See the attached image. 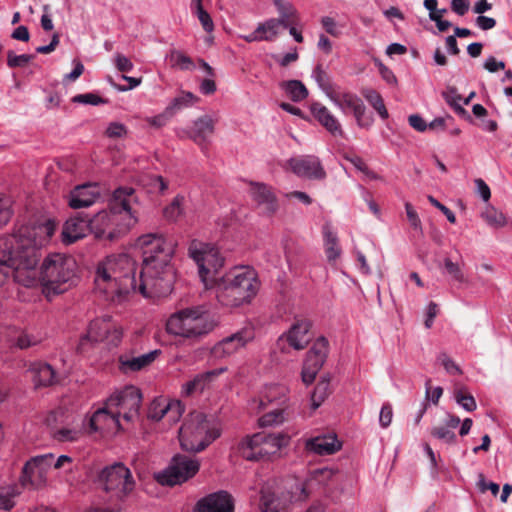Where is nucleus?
Masks as SVG:
<instances>
[{"label": "nucleus", "instance_id": "39", "mask_svg": "<svg viewBox=\"0 0 512 512\" xmlns=\"http://www.w3.org/2000/svg\"><path fill=\"white\" fill-rule=\"evenodd\" d=\"M226 370L227 368L222 367L197 374L193 379L196 386H198L199 392H203L205 388L209 387V385Z\"/></svg>", "mask_w": 512, "mask_h": 512}, {"label": "nucleus", "instance_id": "2", "mask_svg": "<svg viewBox=\"0 0 512 512\" xmlns=\"http://www.w3.org/2000/svg\"><path fill=\"white\" fill-rule=\"evenodd\" d=\"M188 255L197 264L198 274L203 283L216 282L218 301L227 307H238L249 303L257 294L260 283L254 269L246 266L234 267L219 281L215 275L224 265V258L217 247L198 240H192Z\"/></svg>", "mask_w": 512, "mask_h": 512}, {"label": "nucleus", "instance_id": "37", "mask_svg": "<svg viewBox=\"0 0 512 512\" xmlns=\"http://www.w3.org/2000/svg\"><path fill=\"white\" fill-rule=\"evenodd\" d=\"M362 95L383 120H386L389 117L383 98L377 91L373 89H366L362 92Z\"/></svg>", "mask_w": 512, "mask_h": 512}, {"label": "nucleus", "instance_id": "50", "mask_svg": "<svg viewBox=\"0 0 512 512\" xmlns=\"http://www.w3.org/2000/svg\"><path fill=\"white\" fill-rule=\"evenodd\" d=\"M73 103L89 104V105H100L107 104L108 99H104L95 93L78 94L72 98Z\"/></svg>", "mask_w": 512, "mask_h": 512}, {"label": "nucleus", "instance_id": "45", "mask_svg": "<svg viewBox=\"0 0 512 512\" xmlns=\"http://www.w3.org/2000/svg\"><path fill=\"white\" fill-rule=\"evenodd\" d=\"M356 123L360 128L369 129L374 122V118L371 114L366 113V106L362 102L358 105V108L353 112Z\"/></svg>", "mask_w": 512, "mask_h": 512}, {"label": "nucleus", "instance_id": "54", "mask_svg": "<svg viewBox=\"0 0 512 512\" xmlns=\"http://www.w3.org/2000/svg\"><path fill=\"white\" fill-rule=\"evenodd\" d=\"M12 214L10 201L5 198H0V228L10 221Z\"/></svg>", "mask_w": 512, "mask_h": 512}, {"label": "nucleus", "instance_id": "21", "mask_svg": "<svg viewBox=\"0 0 512 512\" xmlns=\"http://www.w3.org/2000/svg\"><path fill=\"white\" fill-rule=\"evenodd\" d=\"M310 329L311 322L309 320L297 319L283 337L295 350H303L312 339Z\"/></svg>", "mask_w": 512, "mask_h": 512}, {"label": "nucleus", "instance_id": "16", "mask_svg": "<svg viewBox=\"0 0 512 512\" xmlns=\"http://www.w3.org/2000/svg\"><path fill=\"white\" fill-rule=\"evenodd\" d=\"M254 338V329L252 327H244L217 342L211 349V353L215 358L230 357L244 348Z\"/></svg>", "mask_w": 512, "mask_h": 512}, {"label": "nucleus", "instance_id": "24", "mask_svg": "<svg viewBox=\"0 0 512 512\" xmlns=\"http://www.w3.org/2000/svg\"><path fill=\"white\" fill-rule=\"evenodd\" d=\"M305 449L317 455H332L341 449V443L336 435H320L309 438L305 442Z\"/></svg>", "mask_w": 512, "mask_h": 512}, {"label": "nucleus", "instance_id": "27", "mask_svg": "<svg viewBox=\"0 0 512 512\" xmlns=\"http://www.w3.org/2000/svg\"><path fill=\"white\" fill-rule=\"evenodd\" d=\"M36 388L48 387L57 383L56 372L52 366L44 362L32 363L29 368Z\"/></svg>", "mask_w": 512, "mask_h": 512}, {"label": "nucleus", "instance_id": "48", "mask_svg": "<svg viewBox=\"0 0 512 512\" xmlns=\"http://www.w3.org/2000/svg\"><path fill=\"white\" fill-rule=\"evenodd\" d=\"M171 61L173 62L174 66L179 67L181 70L194 69V64H193L192 59L179 50L171 51Z\"/></svg>", "mask_w": 512, "mask_h": 512}, {"label": "nucleus", "instance_id": "58", "mask_svg": "<svg viewBox=\"0 0 512 512\" xmlns=\"http://www.w3.org/2000/svg\"><path fill=\"white\" fill-rule=\"evenodd\" d=\"M442 97L450 107L462 100L461 95L458 93L457 88L454 86H448L447 89L442 92Z\"/></svg>", "mask_w": 512, "mask_h": 512}, {"label": "nucleus", "instance_id": "34", "mask_svg": "<svg viewBox=\"0 0 512 512\" xmlns=\"http://www.w3.org/2000/svg\"><path fill=\"white\" fill-rule=\"evenodd\" d=\"M54 455L52 453H47L43 455H38L32 457L28 460L23 466V472L26 475V479L28 478V473L30 471H34L35 469H40L41 471H48V469L52 466Z\"/></svg>", "mask_w": 512, "mask_h": 512}, {"label": "nucleus", "instance_id": "35", "mask_svg": "<svg viewBox=\"0 0 512 512\" xmlns=\"http://www.w3.org/2000/svg\"><path fill=\"white\" fill-rule=\"evenodd\" d=\"M325 254L329 262H334L341 255V248L338 244V237L328 228L324 229Z\"/></svg>", "mask_w": 512, "mask_h": 512}, {"label": "nucleus", "instance_id": "13", "mask_svg": "<svg viewBox=\"0 0 512 512\" xmlns=\"http://www.w3.org/2000/svg\"><path fill=\"white\" fill-rule=\"evenodd\" d=\"M199 469L200 463L197 459L177 454L166 469L155 475V479L162 486H174L194 477Z\"/></svg>", "mask_w": 512, "mask_h": 512}, {"label": "nucleus", "instance_id": "40", "mask_svg": "<svg viewBox=\"0 0 512 512\" xmlns=\"http://www.w3.org/2000/svg\"><path fill=\"white\" fill-rule=\"evenodd\" d=\"M280 24L276 21V18H270L266 21L259 23L257 26V32H260L262 36H266L264 41H273L279 35Z\"/></svg>", "mask_w": 512, "mask_h": 512}, {"label": "nucleus", "instance_id": "43", "mask_svg": "<svg viewBox=\"0 0 512 512\" xmlns=\"http://www.w3.org/2000/svg\"><path fill=\"white\" fill-rule=\"evenodd\" d=\"M455 401L467 412H472L477 408L474 397L466 393L463 388L457 389L454 392Z\"/></svg>", "mask_w": 512, "mask_h": 512}, {"label": "nucleus", "instance_id": "3", "mask_svg": "<svg viewBox=\"0 0 512 512\" xmlns=\"http://www.w3.org/2000/svg\"><path fill=\"white\" fill-rule=\"evenodd\" d=\"M137 244L143 257L139 292L144 296L168 295L176 278L172 259L177 242L163 233H147L138 238Z\"/></svg>", "mask_w": 512, "mask_h": 512}, {"label": "nucleus", "instance_id": "57", "mask_svg": "<svg viewBox=\"0 0 512 512\" xmlns=\"http://www.w3.org/2000/svg\"><path fill=\"white\" fill-rule=\"evenodd\" d=\"M405 210H406V215H407V218H408V221H409L411 227H413L415 230L421 231L422 230L421 220H420L417 212L415 211L414 207L409 202H406Z\"/></svg>", "mask_w": 512, "mask_h": 512}, {"label": "nucleus", "instance_id": "4", "mask_svg": "<svg viewBox=\"0 0 512 512\" xmlns=\"http://www.w3.org/2000/svg\"><path fill=\"white\" fill-rule=\"evenodd\" d=\"M136 205L138 197L133 187L117 188L109 201V209L89 217L90 232L96 238L113 240L137 223Z\"/></svg>", "mask_w": 512, "mask_h": 512}, {"label": "nucleus", "instance_id": "51", "mask_svg": "<svg viewBox=\"0 0 512 512\" xmlns=\"http://www.w3.org/2000/svg\"><path fill=\"white\" fill-rule=\"evenodd\" d=\"M165 399H156L152 401L148 410V418L159 421L165 417Z\"/></svg>", "mask_w": 512, "mask_h": 512}, {"label": "nucleus", "instance_id": "44", "mask_svg": "<svg viewBox=\"0 0 512 512\" xmlns=\"http://www.w3.org/2000/svg\"><path fill=\"white\" fill-rule=\"evenodd\" d=\"M430 433L434 438L441 440L446 444H455L457 441L456 434L444 426H435L431 429Z\"/></svg>", "mask_w": 512, "mask_h": 512}, {"label": "nucleus", "instance_id": "60", "mask_svg": "<svg viewBox=\"0 0 512 512\" xmlns=\"http://www.w3.org/2000/svg\"><path fill=\"white\" fill-rule=\"evenodd\" d=\"M393 417V411L390 404H384L380 410L379 422L381 427L387 428L391 422Z\"/></svg>", "mask_w": 512, "mask_h": 512}, {"label": "nucleus", "instance_id": "8", "mask_svg": "<svg viewBox=\"0 0 512 512\" xmlns=\"http://www.w3.org/2000/svg\"><path fill=\"white\" fill-rule=\"evenodd\" d=\"M220 436V430L211 425L207 416L191 412L179 429L181 448L188 452H201Z\"/></svg>", "mask_w": 512, "mask_h": 512}, {"label": "nucleus", "instance_id": "7", "mask_svg": "<svg viewBox=\"0 0 512 512\" xmlns=\"http://www.w3.org/2000/svg\"><path fill=\"white\" fill-rule=\"evenodd\" d=\"M214 328L209 313L203 307H192L172 314L166 323L169 334L197 340Z\"/></svg>", "mask_w": 512, "mask_h": 512}, {"label": "nucleus", "instance_id": "38", "mask_svg": "<svg viewBox=\"0 0 512 512\" xmlns=\"http://www.w3.org/2000/svg\"><path fill=\"white\" fill-rule=\"evenodd\" d=\"M196 99L197 97L191 92H181V94L173 98L167 106V113L174 115L178 111L191 106Z\"/></svg>", "mask_w": 512, "mask_h": 512}, {"label": "nucleus", "instance_id": "9", "mask_svg": "<svg viewBox=\"0 0 512 512\" xmlns=\"http://www.w3.org/2000/svg\"><path fill=\"white\" fill-rule=\"evenodd\" d=\"M308 497L304 483H295L288 489L277 480H269L261 487L259 509L261 512H289L293 501H304Z\"/></svg>", "mask_w": 512, "mask_h": 512}, {"label": "nucleus", "instance_id": "53", "mask_svg": "<svg viewBox=\"0 0 512 512\" xmlns=\"http://www.w3.org/2000/svg\"><path fill=\"white\" fill-rule=\"evenodd\" d=\"M444 267L449 275L457 281V282H464V274L460 268V266L457 263H454L450 258L444 259Z\"/></svg>", "mask_w": 512, "mask_h": 512}, {"label": "nucleus", "instance_id": "15", "mask_svg": "<svg viewBox=\"0 0 512 512\" xmlns=\"http://www.w3.org/2000/svg\"><path fill=\"white\" fill-rule=\"evenodd\" d=\"M329 350L328 340L321 336L319 337L307 352L302 372L301 378L304 384H311L322 368L324 362L326 361Z\"/></svg>", "mask_w": 512, "mask_h": 512}, {"label": "nucleus", "instance_id": "36", "mask_svg": "<svg viewBox=\"0 0 512 512\" xmlns=\"http://www.w3.org/2000/svg\"><path fill=\"white\" fill-rule=\"evenodd\" d=\"M184 202V196H175L171 203L163 209V217L169 222H176L184 214Z\"/></svg>", "mask_w": 512, "mask_h": 512}, {"label": "nucleus", "instance_id": "56", "mask_svg": "<svg viewBox=\"0 0 512 512\" xmlns=\"http://www.w3.org/2000/svg\"><path fill=\"white\" fill-rule=\"evenodd\" d=\"M198 19L206 32H211L214 29V24L209 13L204 10L202 5H199L197 9Z\"/></svg>", "mask_w": 512, "mask_h": 512}, {"label": "nucleus", "instance_id": "10", "mask_svg": "<svg viewBox=\"0 0 512 512\" xmlns=\"http://www.w3.org/2000/svg\"><path fill=\"white\" fill-rule=\"evenodd\" d=\"M289 441L290 437L284 433H256L238 444V452L248 461H259L276 454L281 448L286 447Z\"/></svg>", "mask_w": 512, "mask_h": 512}, {"label": "nucleus", "instance_id": "47", "mask_svg": "<svg viewBox=\"0 0 512 512\" xmlns=\"http://www.w3.org/2000/svg\"><path fill=\"white\" fill-rule=\"evenodd\" d=\"M482 217L485 221L493 227H503L506 224V218L503 213L498 212L496 209L490 207L482 213Z\"/></svg>", "mask_w": 512, "mask_h": 512}, {"label": "nucleus", "instance_id": "19", "mask_svg": "<svg viewBox=\"0 0 512 512\" xmlns=\"http://www.w3.org/2000/svg\"><path fill=\"white\" fill-rule=\"evenodd\" d=\"M90 232L89 216L83 213H76L70 217L62 229V241L65 244H72L86 236Z\"/></svg>", "mask_w": 512, "mask_h": 512}, {"label": "nucleus", "instance_id": "23", "mask_svg": "<svg viewBox=\"0 0 512 512\" xmlns=\"http://www.w3.org/2000/svg\"><path fill=\"white\" fill-rule=\"evenodd\" d=\"M161 353L156 349L137 357H130L127 354H121L118 357L119 370L124 373L137 372L150 366Z\"/></svg>", "mask_w": 512, "mask_h": 512}, {"label": "nucleus", "instance_id": "55", "mask_svg": "<svg viewBox=\"0 0 512 512\" xmlns=\"http://www.w3.org/2000/svg\"><path fill=\"white\" fill-rule=\"evenodd\" d=\"M114 64L118 71L124 73L132 71L134 67L131 60L121 53L115 54Z\"/></svg>", "mask_w": 512, "mask_h": 512}, {"label": "nucleus", "instance_id": "32", "mask_svg": "<svg viewBox=\"0 0 512 512\" xmlns=\"http://www.w3.org/2000/svg\"><path fill=\"white\" fill-rule=\"evenodd\" d=\"M330 99L344 113L348 110H351L353 113L358 108V105H361L363 102L361 98L352 93L330 95Z\"/></svg>", "mask_w": 512, "mask_h": 512}, {"label": "nucleus", "instance_id": "46", "mask_svg": "<svg viewBox=\"0 0 512 512\" xmlns=\"http://www.w3.org/2000/svg\"><path fill=\"white\" fill-rule=\"evenodd\" d=\"M184 412V406L179 400L166 401L165 403V417L171 422H177L182 413Z\"/></svg>", "mask_w": 512, "mask_h": 512}, {"label": "nucleus", "instance_id": "18", "mask_svg": "<svg viewBox=\"0 0 512 512\" xmlns=\"http://www.w3.org/2000/svg\"><path fill=\"white\" fill-rule=\"evenodd\" d=\"M195 512H234V499L225 490L210 493L200 498L195 505Z\"/></svg>", "mask_w": 512, "mask_h": 512}, {"label": "nucleus", "instance_id": "22", "mask_svg": "<svg viewBox=\"0 0 512 512\" xmlns=\"http://www.w3.org/2000/svg\"><path fill=\"white\" fill-rule=\"evenodd\" d=\"M251 196L267 215L271 216L277 212L279 204L270 186L264 183L252 182Z\"/></svg>", "mask_w": 512, "mask_h": 512}, {"label": "nucleus", "instance_id": "30", "mask_svg": "<svg viewBox=\"0 0 512 512\" xmlns=\"http://www.w3.org/2000/svg\"><path fill=\"white\" fill-rule=\"evenodd\" d=\"M111 407L100 408L93 413L89 421V428L91 432H97L106 428L108 423H114L120 426L118 416L114 412H110L108 409Z\"/></svg>", "mask_w": 512, "mask_h": 512}, {"label": "nucleus", "instance_id": "6", "mask_svg": "<svg viewBox=\"0 0 512 512\" xmlns=\"http://www.w3.org/2000/svg\"><path fill=\"white\" fill-rule=\"evenodd\" d=\"M76 267L74 258L65 254L54 253L44 259L39 280L47 299L66 292L74 284Z\"/></svg>", "mask_w": 512, "mask_h": 512}, {"label": "nucleus", "instance_id": "14", "mask_svg": "<svg viewBox=\"0 0 512 512\" xmlns=\"http://www.w3.org/2000/svg\"><path fill=\"white\" fill-rule=\"evenodd\" d=\"M142 394L138 388L135 386H126L120 392L111 395L107 401L106 405L108 407H117L118 411L116 415L122 417L126 421H133L139 414V409L141 407Z\"/></svg>", "mask_w": 512, "mask_h": 512}, {"label": "nucleus", "instance_id": "25", "mask_svg": "<svg viewBox=\"0 0 512 512\" xmlns=\"http://www.w3.org/2000/svg\"><path fill=\"white\" fill-rule=\"evenodd\" d=\"M312 115L318 122L333 136H344L339 121L335 116L321 103L315 102L310 106Z\"/></svg>", "mask_w": 512, "mask_h": 512}, {"label": "nucleus", "instance_id": "11", "mask_svg": "<svg viewBox=\"0 0 512 512\" xmlns=\"http://www.w3.org/2000/svg\"><path fill=\"white\" fill-rule=\"evenodd\" d=\"M288 389L279 384L266 385L261 398L260 408L265 409L268 406H275L269 412L259 418V425L262 427L281 424L286 419V404Z\"/></svg>", "mask_w": 512, "mask_h": 512}, {"label": "nucleus", "instance_id": "1", "mask_svg": "<svg viewBox=\"0 0 512 512\" xmlns=\"http://www.w3.org/2000/svg\"><path fill=\"white\" fill-rule=\"evenodd\" d=\"M56 231V222L20 226L13 234L0 236V286L10 273L24 286L36 280V266L40 259V248L46 245Z\"/></svg>", "mask_w": 512, "mask_h": 512}, {"label": "nucleus", "instance_id": "64", "mask_svg": "<svg viewBox=\"0 0 512 512\" xmlns=\"http://www.w3.org/2000/svg\"><path fill=\"white\" fill-rule=\"evenodd\" d=\"M409 125L418 132H424L428 126L425 120L418 114H412L408 117Z\"/></svg>", "mask_w": 512, "mask_h": 512}, {"label": "nucleus", "instance_id": "49", "mask_svg": "<svg viewBox=\"0 0 512 512\" xmlns=\"http://www.w3.org/2000/svg\"><path fill=\"white\" fill-rule=\"evenodd\" d=\"M33 59H34V55H30V54L16 55L14 53V51H12V50H9L7 52V65L10 68L24 67Z\"/></svg>", "mask_w": 512, "mask_h": 512}, {"label": "nucleus", "instance_id": "26", "mask_svg": "<svg viewBox=\"0 0 512 512\" xmlns=\"http://www.w3.org/2000/svg\"><path fill=\"white\" fill-rule=\"evenodd\" d=\"M113 325L112 317L109 315L96 318L90 322L87 333L82 337V340L87 339L92 342L105 341L106 339H109Z\"/></svg>", "mask_w": 512, "mask_h": 512}, {"label": "nucleus", "instance_id": "5", "mask_svg": "<svg viewBox=\"0 0 512 512\" xmlns=\"http://www.w3.org/2000/svg\"><path fill=\"white\" fill-rule=\"evenodd\" d=\"M94 281L96 289L106 295L122 296L139 291L135 262L124 253L108 256L100 262Z\"/></svg>", "mask_w": 512, "mask_h": 512}, {"label": "nucleus", "instance_id": "59", "mask_svg": "<svg viewBox=\"0 0 512 512\" xmlns=\"http://www.w3.org/2000/svg\"><path fill=\"white\" fill-rule=\"evenodd\" d=\"M428 201L435 208L439 209L446 216L447 220L450 223H452V224L456 223V216H455L454 212L452 210H450L447 206L440 203L436 198H434L431 195L428 196Z\"/></svg>", "mask_w": 512, "mask_h": 512}, {"label": "nucleus", "instance_id": "29", "mask_svg": "<svg viewBox=\"0 0 512 512\" xmlns=\"http://www.w3.org/2000/svg\"><path fill=\"white\" fill-rule=\"evenodd\" d=\"M273 3L279 14L276 21L281 27L287 29L291 25H297L299 23V14L292 3L284 0H273Z\"/></svg>", "mask_w": 512, "mask_h": 512}, {"label": "nucleus", "instance_id": "33", "mask_svg": "<svg viewBox=\"0 0 512 512\" xmlns=\"http://www.w3.org/2000/svg\"><path fill=\"white\" fill-rule=\"evenodd\" d=\"M330 375L325 374L318 381L312 395V409L316 410L330 394Z\"/></svg>", "mask_w": 512, "mask_h": 512}, {"label": "nucleus", "instance_id": "17", "mask_svg": "<svg viewBox=\"0 0 512 512\" xmlns=\"http://www.w3.org/2000/svg\"><path fill=\"white\" fill-rule=\"evenodd\" d=\"M288 164L292 172L298 177L311 180H323L326 178V171L320 159L314 155L291 158Z\"/></svg>", "mask_w": 512, "mask_h": 512}, {"label": "nucleus", "instance_id": "20", "mask_svg": "<svg viewBox=\"0 0 512 512\" xmlns=\"http://www.w3.org/2000/svg\"><path fill=\"white\" fill-rule=\"evenodd\" d=\"M100 198L99 187L96 184H84L75 187L68 196V205L72 209L90 207Z\"/></svg>", "mask_w": 512, "mask_h": 512}, {"label": "nucleus", "instance_id": "62", "mask_svg": "<svg viewBox=\"0 0 512 512\" xmlns=\"http://www.w3.org/2000/svg\"><path fill=\"white\" fill-rule=\"evenodd\" d=\"M484 69H486L490 73H495L498 70H503L505 68V62L498 61L494 56H489L483 64Z\"/></svg>", "mask_w": 512, "mask_h": 512}, {"label": "nucleus", "instance_id": "63", "mask_svg": "<svg viewBox=\"0 0 512 512\" xmlns=\"http://www.w3.org/2000/svg\"><path fill=\"white\" fill-rule=\"evenodd\" d=\"M474 182H475L477 193L480 195V197L483 199V201H485V202L489 201V199L491 197V191H490L489 186L486 184V182L481 178L475 179Z\"/></svg>", "mask_w": 512, "mask_h": 512}, {"label": "nucleus", "instance_id": "31", "mask_svg": "<svg viewBox=\"0 0 512 512\" xmlns=\"http://www.w3.org/2000/svg\"><path fill=\"white\" fill-rule=\"evenodd\" d=\"M279 86L294 102H300L308 97L307 88L299 80L282 81Z\"/></svg>", "mask_w": 512, "mask_h": 512}, {"label": "nucleus", "instance_id": "52", "mask_svg": "<svg viewBox=\"0 0 512 512\" xmlns=\"http://www.w3.org/2000/svg\"><path fill=\"white\" fill-rule=\"evenodd\" d=\"M437 360L444 367L447 373L452 375L462 374L460 367L446 353H440Z\"/></svg>", "mask_w": 512, "mask_h": 512}, {"label": "nucleus", "instance_id": "61", "mask_svg": "<svg viewBox=\"0 0 512 512\" xmlns=\"http://www.w3.org/2000/svg\"><path fill=\"white\" fill-rule=\"evenodd\" d=\"M126 133V127L118 122L110 123L106 130V134L110 138H119L124 136Z\"/></svg>", "mask_w": 512, "mask_h": 512}, {"label": "nucleus", "instance_id": "41", "mask_svg": "<svg viewBox=\"0 0 512 512\" xmlns=\"http://www.w3.org/2000/svg\"><path fill=\"white\" fill-rule=\"evenodd\" d=\"M46 473L47 471L40 472V469H35L33 472L30 471L28 473V478L26 479V475L22 471L20 476V483L23 487L30 485L33 488H39L46 482Z\"/></svg>", "mask_w": 512, "mask_h": 512}, {"label": "nucleus", "instance_id": "12", "mask_svg": "<svg viewBox=\"0 0 512 512\" xmlns=\"http://www.w3.org/2000/svg\"><path fill=\"white\" fill-rule=\"evenodd\" d=\"M99 481L107 493H112L119 500L127 497L135 487L131 471L122 463H115L102 469Z\"/></svg>", "mask_w": 512, "mask_h": 512}, {"label": "nucleus", "instance_id": "42", "mask_svg": "<svg viewBox=\"0 0 512 512\" xmlns=\"http://www.w3.org/2000/svg\"><path fill=\"white\" fill-rule=\"evenodd\" d=\"M51 436L58 442H75L79 440L81 432L76 429L61 428L52 430Z\"/></svg>", "mask_w": 512, "mask_h": 512}, {"label": "nucleus", "instance_id": "28", "mask_svg": "<svg viewBox=\"0 0 512 512\" xmlns=\"http://www.w3.org/2000/svg\"><path fill=\"white\" fill-rule=\"evenodd\" d=\"M215 123L213 119L204 115L196 119L193 123V127L189 132V137L197 144L202 145L208 141V139L214 133Z\"/></svg>", "mask_w": 512, "mask_h": 512}]
</instances>
